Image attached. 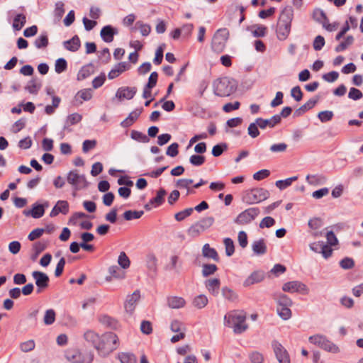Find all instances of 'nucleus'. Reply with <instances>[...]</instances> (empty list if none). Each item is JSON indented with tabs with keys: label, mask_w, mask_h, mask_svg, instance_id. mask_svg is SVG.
Segmentation results:
<instances>
[{
	"label": "nucleus",
	"mask_w": 363,
	"mask_h": 363,
	"mask_svg": "<svg viewBox=\"0 0 363 363\" xmlns=\"http://www.w3.org/2000/svg\"><path fill=\"white\" fill-rule=\"evenodd\" d=\"M223 298L230 302H235L238 300V294L230 288L224 286L221 290Z\"/></svg>",
	"instance_id": "nucleus-35"
},
{
	"label": "nucleus",
	"mask_w": 363,
	"mask_h": 363,
	"mask_svg": "<svg viewBox=\"0 0 363 363\" xmlns=\"http://www.w3.org/2000/svg\"><path fill=\"white\" fill-rule=\"evenodd\" d=\"M213 93L218 96H228L236 89V83L228 77L217 79L213 84Z\"/></svg>",
	"instance_id": "nucleus-3"
},
{
	"label": "nucleus",
	"mask_w": 363,
	"mask_h": 363,
	"mask_svg": "<svg viewBox=\"0 0 363 363\" xmlns=\"http://www.w3.org/2000/svg\"><path fill=\"white\" fill-rule=\"evenodd\" d=\"M248 357L251 363H263L264 362L263 354L258 351L251 352Z\"/></svg>",
	"instance_id": "nucleus-54"
},
{
	"label": "nucleus",
	"mask_w": 363,
	"mask_h": 363,
	"mask_svg": "<svg viewBox=\"0 0 363 363\" xmlns=\"http://www.w3.org/2000/svg\"><path fill=\"white\" fill-rule=\"evenodd\" d=\"M117 34V28L110 25L104 26L100 32L101 38L106 43H111L113 40L114 35Z\"/></svg>",
	"instance_id": "nucleus-17"
},
{
	"label": "nucleus",
	"mask_w": 363,
	"mask_h": 363,
	"mask_svg": "<svg viewBox=\"0 0 363 363\" xmlns=\"http://www.w3.org/2000/svg\"><path fill=\"white\" fill-rule=\"evenodd\" d=\"M313 18L316 21L322 24L323 23V22L328 21V18L325 12L320 9H316L314 10Z\"/></svg>",
	"instance_id": "nucleus-56"
},
{
	"label": "nucleus",
	"mask_w": 363,
	"mask_h": 363,
	"mask_svg": "<svg viewBox=\"0 0 363 363\" xmlns=\"http://www.w3.org/2000/svg\"><path fill=\"white\" fill-rule=\"evenodd\" d=\"M264 279V273L261 270L252 272L243 282L245 287L261 282Z\"/></svg>",
	"instance_id": "nucleus-21"
},
{
	"label": "nucleus",
	"mask_w": 363,
	"mask_h": 363,
	"mask_svg": "<svg viewBox=\"0 0 363 363\" xmlns=\"http://www.w3.org/2000/svg\"><path fill=\"white\" fill-rule=\"evenodd\" d=\"M170 329L173 333L186 332L184 323L179 320H173L171 322Z\"/></svg>",
	"instance_id": "nucleus-49"
},
{
	"label": "nucleus",
	"mask_w": 363,
	"mask_h": 363,
	"mask_svg": "<svg viewBox=\"0 0 363 363\" xmlns=\"http://www.w3.org/2000/svg\"><path fill=\"white\" fill-rule=\"evenodd\" d=\"M294 18V9L291 6H287L281 11L277 26V36L279 40H285L290 32L291 21Z\"/></svg>",
	"instance_id": "nucleus-1"
},
{
	"label": "nucleus",
	"mask_w": 363,
	"mask_h": 363,
	"mask_svg": "<svg viewBox=\"0 0 363 363\" xmlns=\"http://www.w3.org/2000/svg\"><path fill=\"white\" fill-rule=\"evenodd\" d=\"M137 92L135 87H124L118 89L116 94V96L120 99H133Z\"/></svg>",
	"instance_id": "nucleus-22"
},
{
	"label": "nucleus",
	"mask_w": 363,
	"mask_h": 363,
	"mask_svg": "<svg viewBox=\"0 0 363 363\" xmlns=\"http://www.w3.org/2000/svg\"><path fill=\"white\" fill-rule=\"evenodd\" d=\"M140 298V291L136 290L132 294L127 296L124 303V308L127 313L132 314Z\"/></svg>",
	"instance_id": "nucleus-15"
},
{
	"label": "nucleus",
	"mask_w": 363,
	"mask_h": 363,
	"mask_svg": "<svg viewBox=\"0 0 363 363\" xmlns=\"http://www.w3.org/2000/svg\"><path fill=\"white\" fill-rule=\"evenodd\" d=\"M136 26H138L140 29V32L143 36H147L151 31L150 26L148 24H145L141 21H138L136 23Z\"/></svg>",
	"instance_id": "nucleus-61"
},
{
	"label": "nucleus",
	"mask_w": 363,
	"mask_h": 363,
	"mask_svg": "<svg viewBox=\"0 0 363 363\" xmlns=\"http://www.w3.org/2000/svg\"><path fill=\"white\" fill-rule=\"evenodd\" d=\"M118 264L123 269H127L130 266V260L126 254L124 252H121L118 259Z\"/></svg>",
	"instance_id": "nucleus-58"
},
{
	"label": "nucleus",
	"mask_w": 363,
	"mask_h": 363,
	"mask_svg": "<svg viewBox=\"0 0 363 363\" xmlns=\"http://www.w3.org/2000/svg\"><path fill=\"white\" fill-rule=\"evenodd\" d=\"M49 44L48 35L47 32H43L36 38L34 42L35 46L38 49L45 48Z\"/></svg>",
	"instance_id": "nucleus-31"
},
{
	"label": "nucleus",
	"mask_w": 363,
	"mask_h": 363,
	"mask_svg": "<svg viewBox=\"0 0 363 363\" xmlns=\"http://www.w3.org/2000/svg\"><path fill=\"white\" fill-rule=\"evenodd\" d=\"M260 211L257 207L249 208L241 212L235 219V223L238 225H246L253 221L259 214Z\"/></svg>",
	"instance_id": "nucleus-8"
},
{
	"label": "nucleus",
	"mask_w": 363,
	"mask_h": 363,
	"mask_svg": "<svg viewBox=\"0 0 363 363\" xmlns=\"http://www.w3.org/2000/svg\"><path fill=\"white\" fill-rule=\"evenodd\" d=\"M325 343L324 344L321 349L333 354H337L340 352L339 347L333 342H331L330 340H329L328 339H327V340H325Z\"/></svg>",
	"instance_id": "nucleus-47"
},
{
	"label": "nucleus",
	"mask_w": 363,
	"mask_h": 363,
	"mask_svg": "<svg viewBox=\"0 0 363 363\" xmlns=\"http://www.w3.org/2000/svg\"><path fill=\"white\" fill-rule=\"evenodd\" d=\"M185 304L186 301L182 297L169 296L167 298V305L171 308L179 309L183 308Z\"/></svg>",
	"instance_id": "nucleus-29"
},
{
	"label": "nucleus",
	"mask_w": 363,
	"mask_h": 363,
	"mask_svg": "<svg viewBox=\"0 0 363 363\" xmlns=\"http://www.w3.org/2000/svg\"><path fill=\"white\" fill-rule=\"evenodd\" d=\"M130 68V65L127 62H119L114 66V67L109 72L108 77L110 79H113L118 77L123 72L128 70Z\"/></svg>",
	"instance_id": "nucleus-19"
},
{
	"label": "nucleus",
	"mask_w": 363,
	"mask_h": 363,
	"mask_svg": "<svg viewBox=\"0 0 363 363\" xmlns=\"http://www.w3.org/2000/svg\"><path fill=\"white\" fill-rule=\"evenodd\" d=\"M95 72V66L89 63L81 68L77 74L78 80H84Z\"/></svg>",
	"instance_id": "nucleus-27"
},
{
	"label": "nucleus",
	"mask_w": 363,
	"mask_h": 363,
	"mask_svg": "<svg viewBox=\"0 0 363 363\" xmlns=\"http://www.w3.org/2000/svg\"><path fill=\"white\" fill-rule=\"evenodd\" d=\"M130 138L137 142L143 143H148L150 140L148 136L138 130H132Z\"/></svg>",
	"instance_id": "nucleus-44"
},
{
	"label": "nucleus",
	"mask_w": 363,
	"mask_h": 363,
	"mask_svg": "<svg viewBox=\"0 0 363 363\" xmlns=\"http://www.w3.org/2000/svg\"><path fill=\"white\" fill-rule=\"evenodd\" d=\"M277 312L279 316L284 320H287L292 316V312L290 308H277Z\"/></svg>",
	"instance_id": "nucleus-57"
},
{
	"label": "nucleus",
	"mask_w": 363,
	"mask_h": 363,
	"mask_svg": "<svg viewBox=\"0 0 363 363\" xmlns=\"http://www.w3.org/2000/svg\"><path fill=\"white\" fill-rule=\"evenodd\" d=\"M282 290L289 293H301L302 294H308L309 292L308 287L300 281H291L286 282L282 286Z\"/></svg>",
	"instance_id": "nucleus-9"
},
{
	"label": "nucleus",
	"mask_w": 363,
	"mask_h": 363,
	"mask_svg": "<svg viewBox=\"0 0 363 363\" xmlns=\"http://www.w3.org/2000/svg\"><path fill=\"white\" fill-rule=\"evenodd\" d=\"M286 149L287 145L284 143L273 144L269 147L270 151L275 153L284 152Z\"/></svg>",
	"instance_id": "nucleus-62"
},
{
	"label": "nucleus",
	"mask_w": 363,
	"mask_h": 363,
	"mask_svg": "<svg viewBox=\"0 0 363 363\" xmlns=\"http://www.w3.org/2000/svg\"><path fill=\"white\" fill-rule=\"evenodd\" d=\"M118 358L121 363H137L135 356L130 352H121L118 354Z\"/></svg>",
	"instance_id": "nucleus-40"
},
{
	"label": "nucleus",
	"mask_w": 363,
	"mask_h": 363,
	"mask_svg": "<svg viewBox=\"0 0 363 363\" xmlns=\"http://www.w3.org/2000/svg\"><path fill=\"white\" fill-rule=\"evenodd\" d=\"M144 212L143 211H126L123 213V218L126 220H131L133 219H138L143 215Z\"/></svg>",
	"instance_id": "nucleus-48"
},
{
	"label": "nucleus",
	"mask_w": 363,
	"mask_h": 363,
	"mask_svg": "<svg viewBox=\"0 0 363 363\" xmlns=\"http://www.w3.org/2000/svg\"><path fill=\"white\" fill-rule=\"evenodd\" d=\"M60 213L67 214L68 213V202L67 201H58L52 208L50 216H57Z\"/></svg>",
	"instance_id": "nucleus-25"
},
{
	"label": "nucleus",
	"mask_w": 363,
	"mask_h": 363,
	"mask_svg": "<svg viewBox=\"0 0 363 363\" xmlns=\"http://www.w3.org/2000/svg\"><path fill=\"white\" fill-rule=\"evenodd\" d=\"M41 86V83H38L36 79H31L25 86V89L31 94H37Z\"/></svg>",
	"instance_id": "nucleus-36"
},
{
	"label": "nucleus",
	"mask_w": 363,
	"mask_h": 363,
	"mask_svg": "<svg viewBox=\"0 0 363 363\" xmlns=\"http://www.w3.org/2000/svg\"><path fill=\"white\" fill-rule=\"evenodd\" d=\"M67 68V62L65 58H58L55 61V70L57 74L65 72Z\"/></svg>",
	"instance_id": "nucleus-50"
},
{
	"label": "nucleus",
	"mask_w": 363,
	"mask_h": 363,
	"mask_svg": "<svg viewBox=\"0 0 363 363\" xmlns=\"http://www.w3.org/2000/svg\"><path fill=\"white\" fill-rule=\"evenodd\" d=\"M208 303V299L204 294L198 295L193 300V306L198 309L203 308Z\"/></svg>",
	"instance_id": "nucleus-39"
},
{
	"label": "nucleus",
	"mask_w": 363,
	"mask_h": 363,
	"mask_svg": "<svg viewBox=\"0 0 363 363\" xmlns=\"http://www.w3.org/2000/svg\"><path fill=\"white\" fill-rule=\"evenodd\" d=\"M258 124L257 123V119L254 123L250 124L247 128L248 134L252 138H257L259 135V131L258 130Z\"/></svg>",
	"instance_id": "nucleus-59"
},
{
	"label": "nucleus",
	"mask_w": 363,
	"mask_h": 363,
	"mask_svg": "<svg viewBox=\"0 0 363 363\" xmlns=\"http://www.w3.org/2000/svg\"><path fill=\"white\" fill-rule=\"evenodd\" d=\"M203 257L211 258L215 261L218 260V255L214 248H211L208 244H205L202 248Z\"/></svg>",
	"instance_id": "nucleus-33"
},
{
	"label": "nucleus",
	"mask_w": 363,
	"mask_h": 363,
	"mask_svg": "<svg viewBox=\"0 0 363 363\" xmlns=\"http://www.w3.org/2000/svg\"><path fill=\"white\" fill-rule=\"evenodd\" d=\"M119 345L118 336L113 333H106L101 335L99 354L106 356L112 351L116 350Z\"/></svg>",
	"instance_id": "nucleus-4"
},
{
	"label": "nucleus",
	"mask_w": 363,
	"mask_h": 363,
	"mask_svg": "<svg viewBox=\"0 0 363 363\" xmlns=\"http://www.w3.org/2000/svg\"><path fill=\"white\" fill-rule=\"evenodd\" d=\"M69 183L77 190L86 188L89 184L84 174H79L75 172H69Z\"/></svg>",
	"instance_id": "nucleus-14"
},
{
	"label": "nucleus",
	"mask_w": 363,
	"mask_h": 363,
	"mask_svg": "<svg viewBox=\"0 0 363 363\" xmlns=\"http://www.w3.org/2000/svg\"><path fill=\"white\" fill-rule=\"evenodd\" d=\"M99 320L101 324L107 327L116 328L117 326L116 320L108 315H101Z\"/></svg>",
	"instance_id": "nucleus-46"
},
{
	"label": "nucleus",
	"mask_w": 363,
	"mask_h": 363,
	"mask_svg": "<svg viewBox=\"0 0 363 363\" xmlns=\"http://www.w3.org/2000/svg\"><path fill=\"white\" fill-rule=\"evenodd\" d=\"M32 276L37 286V294H40L48 287L50 279L47 274L40 271H34L32 273Z\"/></svg>",
	"instance_id": "nucleus-11"
},
{
	"label": "nucleus",
	"mask_w": 363,
	"mask_h": 363,
	"mask_svg": "<svg viewBox=\"0 0 363 363\" xmlns=\"http://www.w3.org/2000/svg\"><path fill=\"white\" fill-rule=\"evenodd\" d=\"M146 267L151 272H156L157 266V259L154 253H148L145 259Z\"/></svg>",
	"instance_id": "nucleus-32"
},
{
	"label": "nucleus",
	"mask_w": 363,
	"mask_h": 363,
	"mask_svg": "<svg viewBox=\"0 0 363 363\" xmlns=\"http://www.w3.org/2000/svg\"><path fill=\"white\" fill-rule=\"evenodd\" d=\"M65 4L62 1H57L55 3V8L54 10V23L60 22L65 9L64 8Z\"/></svg>",
	"instance_id": "nucleus-30"
},
{
	"label": "nucleus",
	"mask_w": 363,
	"mask_h": 363,
	"mask_svg": "<svg viewBox=\"0 0 363 363\" xmlns=\"http://www.w3.org/2000/svg\"><path fill=\"white\" fill-rule=\"evenodd\" d=\"M267 245L264 239L255 240L252 244V250L256 255H262L267 252Z\"/></svg>",
	"instance_id": "nucleus-23"
},
{
	"label": "nucleus",
	"mask_w": 363,
	"mask_h": 363,
	"mask_svg": "<svg viewBox=\"0 0 363 363\" xmlns=\"http://www.w3.org/2000/svg\"><path fill=\"white\" fill-rule=\"evenodd\" d=\"M354 42V38L352 35H349L347 37L345 40L340 43L335 49L337 52H342L347 49L350 45H351Z\"/></svg>",
	"instance_id": "nucleus-52"
},
{
	"label": "nucleus",
	"mask_w": 363,
	"mask_h": 363,
	"mask_svg": "<svg viewBox=\"0 0 363 363\" xmlns=\"http://www.w3.org/2000/svg\"><path fill=\"white\" fill-rule=\"evenodd\" d=\"M48 246V242L46 241H38L33 245V250L36 251L37 255H40L43 252Z\"/></svg>",
	"instance_id": "nucleus-64"
},
{
	"label": "nucleus",
	"mask_w": 363,
	"mask_h": 363,
	"mask_svg": "<svg viewBox=\"0 0 363 363\" xmlns=\"http://www.w3.org/2000/svg\"><path fill=\"white\" fill-rule=\"evenodd\" d=\"M229 32L226 28L218 29L214 34L211 47L214 52L220 53L224 50L227 40L228 39Z\"/></svg>",
	"instance_id": "nucleus-5"
},
{
	"label": "nucleus",
	"mask_w": 363,
	"mask_h": 363,
	"mask_svg": "<svg viewBox=\"0 0 363 363\" xmlns=\"http://www.w3.org/2000/svg\"><path fill=\"white\" fill-rule=\"evenodd\" d=\"M327 337L323 335H315L309 337L308 340L311 343L314 344L319 347L322 348L325 343V340H327Z\"/></svg>",
	"instance_id": "nucleus-45"
},
{
	"label": "nucleus",
	"mask_w": 363,
	"mask_h": 363,
	"mask_svg": "<svg viewBox=\"0 0 363 363\" xmlns=\"http://www.w3.org/2000/svg\"><path fill=\"white\" fill-rule=\"evenodd\" d=\"M142 109H135L121 123V125L123 128H128L133 124V123L138 118Z\"/></svg>",
	"instance_id": "nucleus-28"
},
{
	"label": "nucleus",
	"mask_w": 363,
	"mask_h": 363,
	"mask_svg": "<svg viewBox=\"0 0 363 363\" xmlns=\"http://www.w3.org/2000/svg\"><path fill=\"white\" fill-rule=\"evenodd\" d=\"M26 23V17L23 13H18L13 18V28L15 30H20Z\"/></svg>",
	"instance_id": "nucleus-38"
},
{
	"label": "nucleus",
	"mask_w": 363,
	"mask_h": 363,
	"mask_svg": "<svg viewBox=\"0 0 363 363\" xmlns=\"http://www.w3.org/2000/svg\"><path fill=\"white\" fill-rule=\"evenodd\" d=\"M272 345L279 363H290L289 355L281 344L277 341H273Z\"/></svg>",
	"instance_id": "nucleus-13"
},
{
	"label": "nucleus",
	"mask_w": 363,
	"mask_h": 363,
	"mask_svg": "<svg viewBox=\"0 0 363 363\" xmlns=\"http://www.w3.org/2000/svg\"><path fill=\"white\" fill-rule=\"evenodd\" d=\"M223 242L225 247V254L227 256L230 257L235 252L234 242L233 240L229 238H225Z\"/></svg>",
	"instance_id": "nucleus-53"
},
{
	"label": "nucleus",
	"mask_w": 363,
	"mask_h": 363,
	"mask_svg": "<svg viewBox=\"0 0 363 363\" xmlns=\"http://www.w3.org/2000/svg\"><path fill=\"white\" fill-rule=\"evenodd\" d=\"M214 222V219L213 217H206L199 222L193 224L188 229V234L191 237H196L202 232L205 231L206 229L210 228Z\"/></svg>",
	"instance_id": "nucleus-7"
},
{
	"label": "nucleus",
	"mask_w": 363,
	"mask_h": 363,
	"mask_svg": "<svg viewBox=\"0 0 363 363\" xmlns=\"http://www.w3.org/2000/svg\"><path fill=\"white\" fill-rule=\"evenodd\" d=\"M220 285V279L218 278L209 279L205 281L206 289L213 296L218 294Z\"/></svg>",
	"instance_id": "nucleus-26"
},
{
	"label": "nucleus",
	"mask_w": 363,
	"mask_h": 363,
	"mask_svg": "<svg viewBox=\"0 0 363 363\" xmlns=\"http://www.w3.org/2000/svg\"><path fill=\"white\" fill-rule=\"evenodd\" d=\"M94 359V354L91 352L82 353L77 349L72 350L69 355V362L72 363H91Z\"/></svg>",
	"instance_id": "nucleus-12"
},
{
	"label": "nucleus",
	"mask_w": 363,
	"mask_h": 363,
	"mask_svg": "<svg viewBox=\"0 0 363 363\" xmlns=\"http://www.w3.org/2000/svg\"><path fill=\"white\" fill-rule=\"evenodd\" d=\"M306 181L310 185L319 186L325 184L327 178L321 174H308Z\"/></svg>",
	"instance_id": "nucleus-24"
},
{
	"label": "nucleus",
	"mask_w": 363,
	"mask_h": 363,
	"mask_svg": "<svg viewBox=\"0 0 363 363\" xmlns=\"http://www.w3.org/2000/svg\"><path fill=\"white\" fill-rule=\"evenodd\" d=\"M84 337L86 342H90L99 352L101 335L100 336L98 333L93 330H87L84 333Z\"/></svg>",
	"instance_id": "nucleus-18"
},
{
	"label": "nucleus",
	"mask_w": 363,
	"mask_h": 363,
	"mask_svg": "<svg viewBox=\"0 0 363 363\" xmlns=\"http://www.w3.org/2000/svg\"><path fill=\"white\" fill-rule=\"evenodd\" d=\"M269 196V192L263 188H255L246 191L244 199L250 204L260 203Z\"/></svg>",
	"instance_id": "nucleus-6"
},
{
	"label": "nucleus",
	"mask_w": 363,
	"mask_h": 363,
	"mask_svg": "<svg viewBox=\"0 0 363 363\" xmlns=\"http://www.w3.org/2000/svg\"><path fill=\"white\" fill-rule=\"evenodd\" d=\"M217 267L214 264H205L202 267V275L204 277L213 274L217 271Z\"/></svg>",
	"instance_id": "nucleus-51"
},
{
	"label": "nucleus",
	"mask_w": 363,
	"mask_h": 363,
	"mask_svg": "<svg viewBox=\"0 0 363 363\" xmlns=\"http://www.w3.org/2000/svg\"><path fill=\"white\" fill-rule=\"evenodd\" d=\"M245 320L246 315L243 311H233L224 316V325L233 328V332L236 334H240L247 329Z\"/></svg>",
	"instance_id": "nucleus-2"
},
{
	"label": "nucleus",
	"mask_w": 363,
	"mask_h": 363,
	"mask_svg": "<svg viewBox=\"0 0 363 363\" xmlns=\"http://www.w3.org/2000/svg\"><path fill=\"white\" fill-rule=\"evenodd\" d=\"M167 192L164 189H160L155 198L150 200L151 204H155V207L162 205L164 201V196Z\"/></svg>",
	"instance_id": "nucleus-41"
},
{
	"label": "nucleus",
	"mask_w": 363,
	"mask_h": 363,
	"mask_svg": "<svg viewBox=\"0 0 363 363\" xmlns=\"http://www.w3.org/2000/svg\"><path fill=\"white\" fill-rule=\"evenodd\" d=\"M189 162L194 166H201L205 162V157L202 155H193L190 157Z\"/></svg>",
	"instance_id": "nucleus-60"
},
{
	"label": "nucleus",
	"mask_w": 363,
	"mask_h": 363,
	"mask_svg": "<svg viewBox=\"0 0 363 363\" xmlns=\"http://www.w3.org/2000/svg\"><path fill=\"white\" fill-rule=\"evenodd\" d=\"M273 298L277 305H287L290 306L293 305V301L284 294H274Z\"/></svg>",
	"instance_id": "nucleus-34"
},
{
	"label": "nucleus",
	"mask_w": 363,
	"mask_h": 363,
	"mask_svg": "<svg viewBox=\"0 0 363 363\" xmlns=\"http://www.w3.org/2000/svg\"><path fill=\"white\" fill-rule=\"evenodd\" d=\"M318 118L323 123L330 121L333 117V112L331 111H323L318 113Z\"/></svg>",
	"instance_id": "nucleus-63"
},
{
	"label": "nucleus",
	"mask_w": 363,
	"mask_h": 363,
	"mask_svg": "<svg viewBox=\"0 0 363 363\" xmlns=\"http://www.w3.org/2000/svg\"><path fill=\"white\" fill-rule=\"evenodd\" d=\"M257 123L259 125V128H260L261 129H265L267 127L272 128L277 124L280 123V116L274 115L268 119L258 118H257Z\"/></svg>",
	"instance_id": "nucleus-20"
},
{
	"label": "nucleus",
	"mask_w": 363,
	"mask_h": 363,
	"mask_svg": "<svg viewBox=\"0 0 363 363\" xmlns=\"http://www.w3.org/2000/svg\"><path fill=\"white\" fill-rule=\"evenodd\" d=\"M108 272L111 275V277H106V281H111V277H114L116 279H123L125 277V272H122L119 267L116 265L111 266L108 268Z\"/></svg>",
	"instance_id": "nucleus-37"
},
{
	"label": "nucleus",
	"mask_w": 363,
	"mask_h": 363,
	"mask_svg": "<svg viewBox=\"0 0 363 363\" xmlns=\"http://www.w3.org/2000/svg\"><path fill=\"white\" fill-rule=\"evenodd\" d=\"M92 92L91 89H84L79 91L72 101V104L79 106L83 103V101L90 100L92 98Z\"/></svg>",
	"instance_id": "nucleus-16"
},
{
	"label": "nucleus",
	"mask_w": 363,
	"mask_h": 363,
	"mask_svg": "<svg viewBox=\"0 0 363 363\" xmlns=\"http://www.w3.org/2000/svg\"><path fill=\"white\" fill-rule=\"evenodd\" d=\"M252 35L254 37H264L266 35L267 28L262 25H255L252 26Z\"/></svg>",
	"instance_id": "nucleus-55"
},
{
	"label": "nucleus",
	"mask_w": 363,
	"mask_h": 363,
	"mask_svg": "<svg viewBox=\"0 0 363 363\" xmlns=\"http://www.w3.org/2000/svg\"><path fill=\"white\" fill-rule=\"evenodd\" d=\"M56 318V313L54 309H48L45 311L43 323L45 325H50L55 323Z\"/></svg>",
	"instance_id": "nucleus-42"
},
{
	"label": "nucleus",
	"mask_w": 363,
	"mask_h": 363,
	"mask_svg": "<svg viewBox=\"0 0 363 363\" xmlns=\"http://www.w3.org/2000/svg\"><path fill=\"white\" fill-rule=\"evenodd\" d=\"M49 207V202L45 201L43 203L35 202L32 205L31 209L24 210L23 214L26 216H31L33 218H40L45 214V209Z\"/></svg>",
	"instance_id": "nucleus-10"
},
{
	"label": "nucleus",
	"mask_w": 363,
	"mask_h": 363,
	"mask_svg": "<svg viewBox=\"0 0 363 363\" xmlns=\"http://www.w3.org/2000/svg\"><path fill=\"white\" fill-rule=\"evenodd\" d=\"M298 179L297 176L291 177L284 180H278L276 182L275 185L277 188L283 190L291 185L293 182Z\"/></svg>",
	"instance_id": "nucleus-43"
}]
</instances>
